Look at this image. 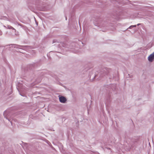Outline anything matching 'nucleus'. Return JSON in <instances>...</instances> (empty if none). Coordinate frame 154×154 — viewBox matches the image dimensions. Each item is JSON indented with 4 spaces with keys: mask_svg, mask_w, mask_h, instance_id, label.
I'll return each mask as SVG.
<instances>
[{
    "mask_svg": "<svg viewBox=\"0 0 154 154\" xmlns=\"http://www.w3.org/2000/svg\"><path fill=\"white\" fill-rule=\"evenodd\" d=\"M7 48H9L10 50H13V48H17L22 49H24L26 48L27 47V46H23L20 45L16 44H12L7 45Z\"/></svg>",
    "mask_w": 154,
    "mask_h": 154,
    "instance_id": "f257e3e1",
    "label": "nucleus"
},
{
    "mask_svg": "<svg viewBox=\"0 0 154 154\" xmlns=\"http://www.w3.org/2000/svg\"><path fill=\"white\" fill-rule=\"evenodd\" d=\"M111 69L108 68H104L102 71H101L100 73L95 75V77L96 78L98 76L102 77L106 75H107L109 73Z\"/></svg>",
    "mask_w": 154,
    "mask_h": 154,
    "instance_id": "f03ea898",
    "label": "nucleus"
},
{
    "mask_svg": "<svg viewBox=\"0 0 154 154\" xmlns=\"http://www.w3.org/2000/svg\"><path fill=\"white\" fill-rule=\"evenodd\" d=\"M94 25L96 26L99 27H104L105 26V24L106 23L103 20L99 18L97 20L94 21Z\"/></svg>",
    "mask_w": 154,
    "mask_h": 154,
    "instance_id": "7ed1b4c3",
    "label": "nucleus"
},
{
    "mask_svg": "<svg viewBox=\"0 0 154 154\" xmlns=\"http://www.w3.org/2000/svg\"><path fill=\"white\" fill-rule=\"evenodd\" d=\"M154 59V52L150 54L148 57V60L149 62L153 61Z\"/></svg>",
    "mask_w": 154,
    "mask_h": 154,
    "instance_id": "20e7f679",
    "label": "nucleus"
},
{
    "mask_svg": "<svg viewBox=\"0 0 154 154\" xmlns=\"http://www.w3.org/2000/svg\"><path fill=\"white\" fill-rule=\"evenodd\" d=\"M59 100L62 103H64L66 101V98L63 96H61L59 97Z\"/></svg>",
    "mask_w": 154,
    "mask_h": 154,
    "instance_id": "39448f33",
    "label": "nucleus"
},
{
    "mask_svg": "<svg viewBox=\"0 0 154 154\" xmlns=\"http://www.w3.org/2000/svg\"><path fill=\"white\" fill-rule=\"evenodd\" d=\"M6 28H7V29H12L14 30V32H16L15 33V35H18V32H17L16 33V30L13 27H12L9 25H7Z\"/></svg>",
    "mask_w": 154,
    "mask_h": 154,
    "instance_id": "423d86ee",
    "label": "nucleus"
},
{
    "mask_svg": "<svg viewBox=\"0 0 154 154\" xmlns=\"http://www.w3.org/2000/svg\"><path fill=\"white\" fill-rule=\"evenodd\" d=\"M7 114V112L6 111H5L4 112V113H3V115L5 116V117H6V119H8L6 117V116ZM8 120L9 121H10V119L9 120V119H8Z\"/></svg>",
    "mask_w": 154,
    "mask_h": 154,
    "instance_id": "0eeeda50",
    "label": "nucleus"
},
{
    "mask_svg": "<svg viewBox=\"0 0 154 154\" xmlns=\"http://www.w3.org/2000/svg\"><path fill=\"white\" fill-rule=\"evenodd\" d=\"M14 23L15 24H18V25L19 26H20L21 27H23V26L22 24H21L20 23H18V22H15Z\"/></svg>",
    "mask_w": 154,
    "mask_h": 154,
    "instance_id": "6e6552de",
    "label": "nucleus"
},
{
    "mask_svg": "<svg viewBox=\"0 0 154 154\" xmlns=\"http://www.w3.org/2000/svg\"><path fill=\"white\" fill-rule=\"evenodd\" d=\"M136 26V25H131L129 26V27L128 28L129 29H131L132 27H135Z\"/></svg>",
    "mask_w": 154,
    "mask_h": 154,
    "instance_id": "1a4fd4ad",
    "label": "nucleus"
},
{
    "mask_svg": "<svg viewBox=\"0 0 154 154\" xmlns=\"http://www.w3.org/2000/svg\"><path fill=\"white\" fill-rule=\"evenodd\" d=\"M2 32L0 30V35H2Z\"/></svg>",
    "mask_w": 154,
    "mask_h": 154,
    "instance_id": "9d476101",
    "label": "nucleus"
},
{
    "mask_svg": "<svg viewBox=\"0 0 154 154\" xmlns=\"http://www.w3.org/2000/svg\"><path fill=\"white\" fill-rule=\"evenodd\" d=\"M106 148L108 149H110V148H109V147H106Z\"/></svg>",
    "mask_w": 154,
    "mask_h": 154,
    "instance_id": "9b49d317",
    "label": "nucleus"
},
{
    "mask_svg": "<svg viewBox=\"0 0 154 154\" xmlns=\"http://www.w3.org/2000/svg\"><path fill=\"white\" fill-rule=\"evenodd\" d=\"M106 145H111V143H110V144H108V143H106Z\"/></svg>",
    "mask_w": 154,
    "mask_h": 154,
    "instance_id": "f8f14e48",
    "label": "nucleus"
},
{
    "mask_svg": "<svg viewBox=\"0 0 154 154\" xmlns=\"http://www.w3.org/2000/svg\"><path fill=\"white\" fill-rule=\"evenodd\" d=\"M20 94L22 96H24V95L22 94Z\"/></svg>",
    "mask_w": 154,
    "mask_h": 154,
    "instance_id": "ddd939ff",
    "label": "nucleus"
},
{
    "mask_svg": "<svg viewBox=\"0 0 154 154\" xmlns=\"http://www.w3.org/2000/svg\"><path fill=\"white\" fill-rule=\"evenodd\" d=\"M141 25V24L140 23H138L137 24V26H139V25Z\"/></svg>",
    "mask_w": 154,
    "mask_h": 154,
    "instance_id": "4468645a",
    "label": "nucleus"
},
{
    "mask_svg": "<svg viewBox=\"0 0 154 154\" xmlns=\"http://www.w3.org/2000/svg\"><path fill=\"white\" fill-rule=\"evenodd\" d=\"M4 26L5 27H6L5 26Z\"/></svg>",
    "mask_w": 154,
    "mask_h": 154,
    "instance_id": "2eb2a0df",
    "label": "nucleus"
},
{
    "mask_svg": "<svg viewBox=\"0 0 154 154\" xmlns=\"http://www.w3.org/2000/svg\"><path fill=\"white\" fill-rule=\"evenodd\" d=\"M67 18L66 17V20Z\"/></svg>",
    "mask_w": 154,
    "mask_h": 154,
    "instance_id": "dca6fc26",
    "label": "nucleus"
}]
</instances>
